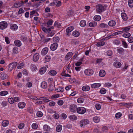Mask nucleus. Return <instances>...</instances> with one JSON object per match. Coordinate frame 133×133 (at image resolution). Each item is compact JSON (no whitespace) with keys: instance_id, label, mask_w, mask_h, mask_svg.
I'll return each mask as SVG.
<instances>
[{"instance_id":"obj_1","label":"nucleus","mask_w":133,"mask_h":133,"mask_svg":"<svg viewBox=\"0 0 133 133\" xmlns=\"http://www.w3.org/2000/svg\"><path fill=\"white\" fill-rule=\"evenodd\" d=\"M17 64V62H14L10 64L8 66V70L9 71H11L13 69L15 68Z\"/></svg>"},{"instance_id":"obj_2","label":"nucleus","mask_w":133,"mask_h":133,"mask_svg":"<svg viewBox=\"0 0 133 133\" xmlns=\"http://www.w3.org/2000/svg\"><path fill=\"white\" fill-rule=\"evenodd\" d=\"M103 9L104 7L101 4H98L96 6V10L97 13H101L103 12Z\"/></svg>"},{"instance_id":"obj_3","label":"nucleus","mask_w":133,"mask_h":133,"mask_svg":"<svg viewBox=\"0 0 133 133\" xmlns=\"http://www.w3.org/2000/svg\"><path fill=\"white\" fill-rule=\"evenodd\" d=\"M77 112L79 114H83L86 112V109L83 107H80L78 108L77 109Z\"/></svg>"},{"instance_id":"obj_4","label":"nucleus","mask_w":133,"mask_h":133,"mask_svg":"<svg viewBox=\"0 0 133 133\" xmlns=\"http://www.w3.org/2000/svg\"><path fill=\"white\" fill-rule=\"evenodd\" d=\"M8 23L5 21H2L0 22V29H4L6 28Z\"/></svg>"},{"instance_id":"obj_5","label":"nucleus","mask_w":133,"mask_h":133,"mask_svg":"<svg viewBox=\"0 0 133 133\" xmlns=\"http://www.w3.org/2000/svg\"><path fill=\"white\" fill-rule=\"evenodd\" d=\"M89 121L87 119H83L80 121L79 124L81 127L84 126L86 125L89 124Z\"/></svg>"},{"instance_id":"obj_6","label":"nucleus","mask_w":133,"mask_h":133,"mask_svg":"<svg viewBox=\"0 0 133 133\" xmlns=\"http://www.w3.org/2000/svg\"><path fill=\"white\" fill-rule=\"evenodd\" d=\"M84 73L87 75L90 76L93 74V71L92 69H87L85 70Z\"/></svg>"},{"instance_id":"obj_7","label":"nucleus","mask_w":133,"mask_h":133,"mask_svg":"<svg viewBox=\"0 0 133 133\" xmlns=\"http://www.w3.org/2000/svg\"><path fill=\"white\" fill-rule=\"evenodd\" d=\"M24 4V2L23 1H20L19 2L15 3L14 4V6L15 8H17L21 6L22 5Z\"/></svg>"},{"instance_id":"obj_8","label":"nucleus","mask_w":133,"mask_h":133,"mask_svg":"<svg viewBox=\"0 0 133 133\" xmlns=\"http://www.w3.org/2000/svg\"><path fill=\"white\" fill-rule=\"evenodd\" d=\"M77 107L76 105L75 104H71L70 106V109L71 111L74 112L76 110H77Z\"/></svg>"},{"instance_id":"obj_9","label":"nucleus","mask_w":133,"mask_h":133,"mask_svg":"<svg viewBox=\"0 0 133 133\" xmlns=\"http://www.w3.org/2000/svg\"><path fill=\"white\" fill-rule=\"evenodd\" d=\"M58 44L56 43H54L51 44L50 48L51 50L55 51L57 48Z\"/></svg>"},{"instance_id":"obj_10","label":"nucleus","mask_w":133,"mask_h":133,"mask_svg":"<svg viewBox=\"0 0 133 133\" xmlns=\"http://www.w3.org/2000/svg\"><path fill=\"white\" fill-rule=\"evenodd\" d=\"M39 58V55L38 53H36L33 56V60L35 62H37Z\"/></svg>"},{"instance_id":"obj_11","label":"nucleus","mask_w":133,"mask_h":133,"mask_svg":"<svg viewBox=\"0 0 133 133\" xmlns=\"http://www.w3.org/2000/svg\"><path fill=\"white\" fill-rule=\"evenodd\" d=\"M25 105V103L24 102H19L18 104V107L20 109L24 108Z\"/></svg>"},{"instance_id":"obj_12","label":"nucleus","mask_w":133,"mask_h":133,"mask_svg":"<svg viewBox=\"0 0 133 133\" xmlns=\"http://www.w3.org/2000/svg\"><path fill=\"white\" fill-rule=\"evenodd\" d=\"M49 49L47 47L44 48L41 52V54L43 55H45L47 53Z\"/></svg>"},{"instance_id":"obj_13","label":"nucleus","mask_w":133,"mask_h":133,"mask_svg":"<svg viewBox=\"0 0 133 133\" xmlns=\"http://www.w3.org/2000/svg\"><path fill=\"white\" fill-rule=\"evenodd\" d=\"M51 29L49 30L47 32L48 34V37H52L55 34V31L51 30Z\"/></svg>"},{"instance_id":"obj_14","label":"nucleus","mask_w":133,"mask_h":133,"mask_svg":"<svg viewBox=\"0 0 133 133\" xmlns=\"http://www.w3.org/2000/svg\"><path fill=\"white\" fill-rule=\"evenodd\" d=\"M121 16L122 19L124 21H126L128 19V17L127 14L124 12L122 13Z\"/></svg>"},{"instance_id":"obj_15","label":"nucleus","mask_w":133,"mask_h":133,"mask_svg":"<svg viewBox=\"0 0 133 133\" xmlns=\"http://www.w3.org/2000/svg\"><path fill=\"white\" fill-rule=\"evenodd\" d=\"M105 44L104 41L103 39H102L99 42H98L96 44V46H103Z\"/></svg>"},{"instance_id":"obj_16","label":"nucleus","mask_w":133,"mask_h":133,"mask_svg":"<svg viewBox=\"0 0 133 133\" xmlns=\"http://www.w3.org/2000/svg\"><path fill=\"white\" fill-rule=\"evenodd\" d=\"M108 24L110 27H112L116 25V22L114 20H111L109 22Z\"/></svg>"},{"instance_id":"obj_17","label":"nucleus","mask_w":133,"mask_h":133,"mask_svg":"<svg viewBox=\"0 0 133 133\" xmlns=\"http://www.w3.org/2000/svg\"><path fill=\"white\" fill-rule=\"evenodd\" d=\"M10 29L13 30H16L18 28V26L15 24H12L10 25Z\"/></svg>"},{"instance_id":"obj_18","label":"nucleus","mask_w":133,"mask_h":133,"mask_svg":"<svg viewBox=\"0 0 133 133\" xmlns=\"http://www.w3.org/2000/svg\"><path fill=\"white\" fill-rule=\"evenodd\" d=\"M130 29V26H127L126 27H123L122 28L121 31L122 32V33L124 32H127Z\"/></svg>"},{"instance_id":"obj_19","label":"nucleus","mask_w":133,"mask_h":133,"mask_svg":"<svg viewBox=\"0 0 133 133\" xmlns=\"http://www.w3.org/2000/svg\"><path fill=\"white\" fill-rule=\"evenodd\" d=\"M73 55V54L71 52H69L66 54L65 57V59L66 60H68L69 59L72 57Z\"/></svg>"},{"instance_id":"obj_20","label":"nucleus","mask_w":133,"mask_h":133,"mask_svg":"<svg viewBox=\"0 0 133 133\" xmlns=\"http://www.w3.org/2000/svg\"><path fill=\"white\" fill-rule=\"evenodd\" d=\"M54 28V27L52 26H51L50 28L48 29L46 28L45 27L43 26L42 27V29L44 32L46 33L50 29H53Z\"/></svg>"},{"instance_id":"obj_21","label":"nucleus","mask_w":133,"mask_h":133,"mask_svg":"<svg viewBox=\"0 0 133 133\" xmlns=\"http://www.w3.org/2000/svg\"><path fill=\"white\" fill-rule=\"evenodd\" d=\"M101 85V84L100 83H95L91 84V87L92 88H99Z\"/></svg>"},{"instance_id":"obj_22","label":"nucleus","mask_w":133,"mask_h":133,"mask_svg":"<svg viewBox=\"0 0 133 133\" xmlns=\"http://www.w3.org/2000/svg\"><path fill=\"white\" fill-rule=\"evenodd\" d=\"M97 24V22L93 21L90 22L89 24V26L91 27H93L96 26Z\"/></svg>"},{"instance_id":"obj_23","label":"nucleus","mask_w":133,"mask_h":133,"mask_svg":"<svg viewBox=\"0 0 133 133\" xmlns=\"http://www.w3.org/2000/svg\"><path fill=\"white\" fill-rule=\"evenodd\" d=\"M0 77L2 79L4 80L7 78V76L5 73L2 72L1 73Z\"/></svg>"},{"instance_id":"obj_24","label":"nucleus","mask_w":133,"mask_h":133,"mask_svg":"<svg viewBox=\"0 0 133 133\" xmlns=\"http://www.w3.org/2000/svg\"><path fill=\"white\" fill-rule=\"evenodd\" d=\"M46 68L45 67H43L40 69L39 72L41 74H43L46 71Z\"/></svg>"},{"instance_id":"obj_25","label":"nucleus","mask_w":133,"mask_h":133,"mask_svg":"<svg viewBox=\"0 0 133 133\" xmlns=\"http://www.w3.org/2000/svg\"><path fill=\"white\" fill-rule=\"evenodd\" d=\"M41 87L44 89L46 88L47 87V84L46 82L45 81L42 82L41 83Z\"/></svg>"},{"instance_id":"obj_26","label":"nucleus","mask_w":133,"mask_h":133,"mask_svg":"<svg viewBox=\"0 0 133 133\" xmlns=\"http://www.w3.org/2000/svg\"><path fill=\"white\" fill-rule=\"evenodd\" d=\"M15 45L18 47L20 46L21 45V42L18 40H16L14 41Z\"/></svg>"},{"instance_id":"obj_27","label":"nucleus","mask_w":133,"mask_h":133,"mask_svg":"<svg viewBox=\"0 0 133 133\" xmlns=\"http://www.w3.org/2000/svg\"><path fill=\"white\" fill-rule=\"evenodd\" d=\"M121 65V63L118 62H115L114 63V65L116 68H119Z\"/></svg>"},{"instance_id":"obj_28","label":"nucleus","mask_w":133,"mask_h":133,"mask_svg":"<svg viewBox=\"0 0 133 133\" xmlns=\"http://www.w3.org/2000/svg\"><path fill=\"white\" fill-rule=\"evenodd\" d=\"M43 129L44 130L47 131H49L50 130V128L48 125H44L43 126Z\"/></svg>"},{"instance_id":"obj_29","label":"nucleus","mask_w":133,"mask_h":133,"mask_svg":"<svg viewBox=\"0 0 133 133\" xmlns=\"http://www.w3.org/2000/svg\"><path fill=\"white\" fill-rule=\"evenodd\" d=\"M57 73L56 71L54 70H51L49 72V74L52 76L56 75Z\"/></svg>"},{"instance_id":"obj_30","label":"nucleus","mask_w":133,"mask_h":133,"mask_svg":"<svg viewBox=\"0 0 133 133\" xmlns=\"http://www.w3.org/2000/svg\"><path fill=\"white\" fill-rule=\"evenodd\" d=\"M62 129V126L61 125L59 124L56 127V131L58 132H60Z\"/></svg>"},{"instance_id":"obj_31","label":"nucleus","mask_w":133,"mask_h":133,"mask_svg":"<svg viewBox=\"0 0 133 133\" xmlns=\"http://www.w3.org/2000/svg\"><path fill=\"white\" fill-rule=\"evenodd\" d=\"M131 36V34L130 33L128 32H126L124 33L122 35V36L125 38H128L129 37Z\"/></svg>"},{"instance_id":"obj_32","label":"nucleus","mask_w":133,"mask_h":133,"mask_svg":"<svg viewBox=\"0 0 133 133\" xmlns=\"http://www.w3.org/2000/svg\"><path fill=\"white\" fill-rule=\"evenodd\" d=\"M90 87L88 86H84L82 88V90L84 91H87L90 90Z\"/></svg>"},{"instance_id":"obj_33","label":"nucleus","mask_w":133,"mask_h":133,"mask_svg":"<svg viewBox=\"0 0 133 133\" xmlns=\"http://www.w3.org/2000/svg\"><path fill=\"white\" fill-rule=\"evenodd\" d=\"M99 27L103 28H108L109 27V26L106 24L102 23L100 24Z\"/></svg>"},{"instance_id":"obj_34","label":"nucleus","mask_w":133,"mask_h":133,"mask_svg":"<svg viewBox=\"0 0 133 133\" xmlns=\"http://www.w3.org/2000/svg\"><path fill=\"white\" fill-rule=\"evenodd\" d=\"M9 122L7 120H4L3 121L2 125L3 127H6L8 125Z\"/></svg>"},{"instance_id":"obj_35","label":"nucleus","mask_w":133,"mask_h":133,"mask_svg":"<svg viewBox=\"0 0 133 133\" xmlns=\"http://www.w3.org/2000/svg\"><path fill=\"white\" fill-rule=\"evenodd\" d=\"M105 74V71L104 70H101L99 73V76L101 77H104Z\"/></svg>"},{"instance_id":"obj_36","label":"nucleus","mask_w":133,"mask_h":133,"mask_svg":"<svg viewBox=\"0 0 133 133\" xmlns=\"http://www.w3.org/2000/svg\"><path fill=\"white\" fill-rule=\"evenodd\" d=\"M86 21L85 20H81L80 23V25L82 27H84L86 25Z\"/></svg>"},{"instance_id":"obj_37","label":"nucleus","mask_w":133,"mask_h":133,"mask_svg":"<svg viewBox=\"0 0 133 133\" xmlns=\"http://www.w3.org/2000/svg\"><path fill=\"white\" fill-rule=\"evenodd\" d=\"M94 121L96 123H98L100 121V118L97 116L93 118Z\"/></svg>"},{"instance_id":"obj_38","label":"nucleus","mask_w":133,"mask_h":133,"mask_svg":"<svg viewBox=\"0 0 133 133\" xmlns=\"http://www.w3.org/2000/svg\"><path fill=\"white\" fill-rule=\"evenodd\" d=\"M12 53L13 55H15L17 54L18 52V48L17 47H15L12 50Z\"/></svg>"},{"instance_id":"obj_39","label":"nucleus","mask_w":133,"mask_h":133,"mask_svg":"<svg viewBox=\"0 0 133 133\" xmlns=\"http://www.w3.org/2000/svg\"><path fill=\"white\" fill-rule=\"evenodd\" d=\"M74 29V27L73 26H70L68 27L66 29V31L67 32H70L72 31Z\"/></svg>"},{"instance_id":"obj_40","label":"nucleus","mask_w":133,"mask_h":133,"mask_svg":"<svg viewBox=\"0 0 133 133\" xmlns=\"http://www.w3.org/2000/svg\"><path fill=\"white\" fill-rule=\"evenodd\" d=\"M53 22V21L51 19L50 20L48 21L47 23V25L46 26L48 27H49L51 25Z\"/></svg>"},{"instance_id":"obj_41","label":"nucleus","mask_w":133,"mask_h":133,"mask_svg":"<svg viewBox=\"0 0 133 133\" xmlns=\"http://www.w3.org/2000/svg\"><path fill=\"white\" fill-rule=\"evenodd\" d=\"M69 118L71 120H76L77 119V117L74 115H71L69 116Z\"/></svg>"},{"instance_id":"obj_42","label":"nucleus","mask_w":133,"mask_h":133,"mask_svg":"<svg viewBox=\"0 0 133 133\" xmlns=\"http://www.w3.org/2000/svg\"><path fill=\"white\" fill-rule=\"evenodd\" d=\"M101 19V17L99 15H95L94 17V19L96 21H99Z\"/></svg>"},{"instance_id":"obj_43","label":"nucleus","mask_w":133,"mask_h":133,"mask_svg":"<svg viewBox=\"0 0 133 133\" xmlns=\"http://www.w3.org/2000/svg\"><path fill=\"white\" fill-rule=\"evenodd\" d=\"M72 35L75 37H77L79 35V32L77 31H75L73 32Z\"/></svg>"},{"instance_id":"obj_44","label":"nucleus","mask_w":133,"mask_h":133,"mask_svg":"<svg viewBox=\"0 0 133 133\" xmlns=\"http://www.w3.org/2000/svg\"><path fill=\"white\" fill-rule=\"evenodd\" d=\"M31 127L32 129H36L38 128V125L36 123H33Z\"/></svg>"},{"instance_id":"obj_45","label":"nucleus","mask_w":133,"mask_h":133,"mask_svg":"<svg viewBox=\"0 0 133 133\" xmlns=\"http://www.w3.org/2000/svg\"><path fill=\"white\" fill-rule=\"evenodd\" d=\"M122 45H123L124 47L125 48H128V45L126 42L124 40H122Z\"/></svg>"},{"instance_id":"obj_46","label":"nucleus","mask_w":133,"mask_h":133,"mask_svg":"<svg viewBox=\"0 0 133 133\" xmlns=\"http://www.w3.org/2000/svg\"><path fill=\"white\" fill-rule=\"evenodd\" d=\"M128 4L129 7H133V0H129L128 1Z\"/></svg>"},{"instance_id":"obj_47","label":"nucleus","mask_w":133,"mask_h":133,"mask_svg":"<svg viewBox=\"0 0 133 133\" xmlns=\"http://www.w3.org/2000/svg\"><path fill=\"white\" fill-rule=\"evenodd\" d=\"M52 39L54 42H58L59 40V38L58 37H54L52 38Z\"/></svg>"},{"instance_id":"obj_48","label":"nucleus","mask_w":133,"mask_h":133,"mask_svg":"<svg viewBox=\"0 0 133 133\" xmlns=\"http://www.w3.org/2000/svg\"><path fill=\"white\" fill-rule=\"evenodd\" d=\"M24 65V64L23 63H21L18 65L17 68L18 69H21L23 68Z\"/></svg>"},{"instance_id":"obj_49","label":"nucleus","mask_w":133,"mask_h":133,"mask_svg":"<svg viewBox=\"0 0 133 133\" xmlns=\"http://www.w3.org/2000/svg\"><path fill=\"white\" fill-rule=\"evenodd\" d=\"M8 93V91H1L0 92V95L2 96H5Z\"/></svg>"},{"instance_id":"obj_50","label":"nucleus","mask_w":133,"mask_h":133,"mask_svg":"<svg viewBox=\"0 0 133 133\" xmlns=\"http://www.w3.org/2000/svg\"><path fill=\"white\" fill-rule=\"evenodd\" d=\"M55 90L58 92H62L64 91V88L62 87H60L57 88Z\"/></svg>"},{"instance_id":"obj_51","label":"nucleus","mask_w":133,"mask_h":133,"mask_svg":"<svg viewBox=\"0 0 133 133\" xmlns=\"http://www.w3.org/2000/svg\"><path fill=\"white\" fill-rule=\"evenodd\" d=\"M84 99L82 98H78L77 100L78 103H81L84 102Z\"/></svg>"},{"instance_id":"obj_52","label":"nucleus","mask_w":133,"mask_h":133,"mask_svg":"<svg viewBox=\"0 0 133 133\" xmlns=\"http://www.w3.org/2000/svg\"><path fill=\"white\" fill-rule=\"evenodd\" d=\"M117 51L119 54H122L123 52L124 49L123 48H120L117 49Z\"/></svg>"},{"instance_id":"obj_53","label":"nucleus","mask_w":133,"mask_h":133,"mask_svg":"<svg viewBox=\"0 0 133 133\" xmlns=\"http://www.w3.org/2000/svg\"><path fill=\"white\" fill-rule=\"evenodd\" d=\"M9 102L11 104H12L14 103V99L12 98H9L8 99Z\"/></svg>"},{"instance_id":"obj_54","label":"nucleus","mask_w":133,"mask_h":133,"mask_svg":"<svg viewBox=\"0 0 133 133\" xmlns=\"http://www.w3.org/2000/svg\"><path fill=\"white\" fill-rule=\"evenodd\" d=\"M122 33V32H121V31L115 32L112 34L111 35L112 36H116L117 35H119Z\"/></svg>"},{"instance_id":"obj_55","label":"nucleus","mask_w":133,"mask_h":133,"mask_svg":"<svg viewBox=\"0 0 133 133\" xmlns=\"http://www.w3.org/2000/svg\"><path fill=\"white\" fill-rule=\"evenodd\" d=\"M36 66L34 64H31V69L32 71L35 70L36 69Z\"/></svg>"},{"instance_id":"obj_56","label":"nucleus","mask_w":133,"mask_h":133,"mask_svg":"<svg viewBox=\"0 0 133 133\" xmlns=\"http://www.w3.org/2000/svg\"><path fill=\"white\" fill-rule=\"evenodd\" d=\"M56 5L57 7L61 6L62 5V2L60 1H57L56 3Z\"/></svg>"},{"instance_id":"obj_57","label":"nucleus","mask_w":133,"mask_h":133,"mask_svg":"<svg viewBox=\"0 0 133 133\" xmlns=\"http://www.w3.org/2000/svg\"><path fill=\"white\" fill-rule=\"evenodd\" d=\"M113 43L114 44L117 45L120 44V41L119 40L115 39L113 41Z\"/></svg>"},{"instance_id":"obj_58","label":"nucleus","mask_w":133,"mask_h":133,"mask_svg":"<svg viewBox=\"0 0 133 133\" xmlns=\"http://www.w3.org/2000/svg\"><path fill=\"white\" fill-rule=\"evenodd\" d=\"M21 40L23 42L26 41L27 39V38L24 36H21L20 37Z\"/></svg>"},{"instance_id":"obj_59","label":"nucleus","mask_w":133,"mask_h":133,"mask_svg":"<svg viewBox=\"0 0 133 133\" xmlns=\"http://www.w3.org/2000/svg\"><path fill=\"white\" fill-rule=\"evenodd\" d=\"M45 61L46 62L49 61L51 59L50 56H46L44 58Z\"/></svg>"},{"instance_id":"obj_60","label":"nucleus","mask_w":133,"mask_h":133,"mask_svg":"<svg viewBox=\"0 0 133 133\" xmlns=\"http://www.w3.org/2000/svg\"><path fill=\"white\" fill-rule=\"evenodd\" d=\"M107 55L109 56H111L113 54V52L111 50H108L106 52Z\"/></svg>"},{"instance_id":"obj_61","label":"nucleus","mask_w":133,"mask_h":133,"mask_svg":"<svg viewBox=\"0 0 133 133\" xmlns=\"http://www.w3.org/2000/svg\"><path fill=\"white\" fill-rule=\"evenodd\" d=\"M36 115L38 117H41L43 116V113L41 111H38L37 112Z\"/></svg>"},{"instance_id":"obj_62","label":"nucleus","mask_w":133,"mask_h":133,"mask_svg":"<svg viewBox=\"0 0 133 133\" xmlns=\"http://www.w3.org/2000/svg\"><path fill=\"white\" fill-rule=\"evenodd\" d=\"M54 90V87L53 85L51 84L49 85L48 90L49 91H52Z\"/></svg>"},{"instance_id":"obj_63","label":"nucleus","mask_w":133,"mask_h":133,"mask_svg":"<svg viewBox=\"0 0 133 133\" xmlns=\"http://www.w3.org/2000/svg\"><path fill=\"white\" fill-rule=\"evenodd\" d=\"M14 101L16 102H18L20 100V98L19 97H15L14 98Z\"/></svg>"},{"instance_id":"obj_64","label":"nucleus","mask_w":133,"mask_h":133,"mask_svg":"<svg viewBox=\"0 0 133 133\" xmlns=\"http://www.w3.org/2000/svg\"><path fill=\"white\" fill-rule=\"evenodd\" d=\"M95 107L96 109L99 110L101 108V105L99 104H96L95 105Z\"/></svg>"}]
</instances>
